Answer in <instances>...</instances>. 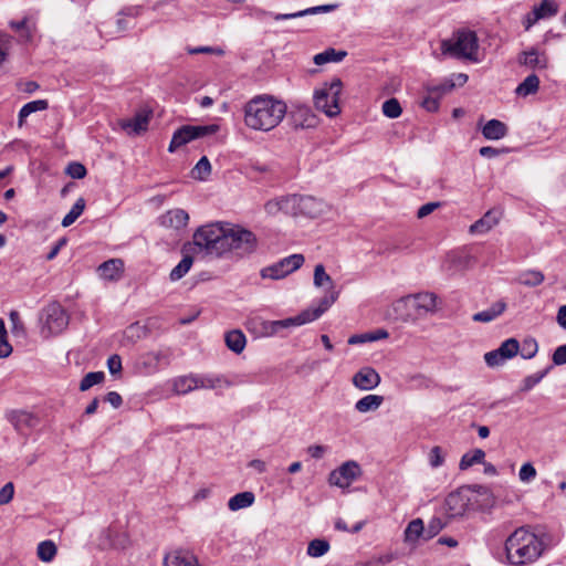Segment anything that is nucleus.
I'll return each mask as SVG.
<instances>
[{
  "mask_svg": "<svg viewBox=\"0 0 566 566\" xmlns=\"http://www.w3.org/2000/svg\"><path fill=\"white\" fill-rule=\"evenodd\" d=\"M164 566H200L197 557L189 551L177 548L164 557Z\"/></svg>",
  "mask_w": 566,
  "mask_h": 566,
  "instance_id": "16",
  "label": "nucleus"
},
{
  "mask_svg": "<svg viewBox=\"0 0 566 566\" xmlns=\"http://www.w3.org/2000/svg\"><path fill=\"white\" fill-rule=\"evenodd\" d=\"M443 54H449L457 59H465L478 62L479 40L475 32L470 30H460L454 33V40H443L441 42Z\"/></svg>",
  "mask_w": 566,
  "mask_h": 566,
  "instance_id": "5",
  "label": "nucleus"
},
{
  "mask_svg": "<svg viewBox=\"0 0 566 566\" xmlns=\"http://www.w3.org/2000/svg\"><path fill=\"white\" fill-rule=\"evenodd\" d=\"M41 333L44 337L62 333L69 325V316L59 303H51L44 310L41 317Z\"/></svg>",
  "mask_w": 566,
  "mask_h": 566,
  "instance_id": "9",
  "label": "nucleus"
},
{
  "mask_svg": "<svg viewBox=\"0 0 566 566\" xmlns=\"http://www.w3.org/2000/svg\"><path fill=\"white\" fill-rule=\"evenodd\" d=\"M49 107V103L46 99H36L29 102L22 106L19 112V125L21 126L24 119L32 113L39 111H45Z\"/></svg>",
  "mask_w": 566,
  "mask_h": 566,
  "instance_id": "37",
  "label": "nucleus"
},
{
  "mask_svg": "<svg viewBox=\"0 0 566 566\" xmlns=\"http://www.w3.org/2000/svg\"><path fill=\"white\" fill-rule=\"evenodd\" d=\"M384 402V397L379 395H367L355 403V409L360 413L377 410Z\"/></svg>",
  "mask_w": 566,
  "mask_h": 566,
  "instance_id": "31",
  "label": "nucleus"
},
{
  "mask_svg": "<svg viewBox=\"0 0 566 566\" xmlns=\"http://www.w3.org/2000/svg\"><path fill=\"white\" fill-rule=\"evenodd\" d=\"M27 18L19 22L11 21L10 27L15 31L21 32V36L25 38L27 40H30L32 34L29 27L27 25Z\"/></svg>",
  "mask_w": 566,
  "mask_h": 566,
  "instance_id": "61",
  "label": "nucleus"
},
{
  "mask_svg": "<svg viewBox=\"0 0 566 566\" xmlns=\"http://www.w3.org/2000/svg\"><path fill=\"white\" fill-rule=\"evenodd\" d=\"M454 85L455 84L452 81H446L438 85L427 86V92L430 94H434L436 96H439V98H441L444 94L450 93L453 90Z\"/></svg>",
  "mask_w": 566,
  "mask_h": 566,
  "instance_id": "55",
  "label": "nucleus"
},
{
  "mask_svg": "<svg viewBox=\"0 0 566 566\" xmlns=\"http://www.w3.org/2000/svg\"><path fill=\"white\" fill-rule=\"evenodd\" d=\"M8 420L20 433L39 424V418L28 411L13 410L8 413Z\"/></svg>",
  "mask_w": 566,
  "mask_h": 566,
  "instance_id": "17",
  "label": "nucleus"
},
{
  "mask_svg": "<svg viewBox=\"0 0 566 566\" xmlns=\"http://www.w3.org/2000/svg\"><path fill=\"white\" fill-rule=\"evenodd\" d=\"M538 350V344L535 338L527 337L520 345V354L524 359L533 358Z\"/></svg>",
  "mask_w": 566,
  "mask_h": 566,
  "instance_id": "48",
  "label": "nucleus"
},
{
  "mask_svg": "<svg viewBox=\"0 0 566 566\" xmlns=\"http://www.w3.org/2000/svg\"><path fill=\"white\" fill-rule=\"evenodd\" d=\"M12 353V346L7 339V329L4 322L0 318V358H6Z\"/></svg>",
  "mask_w": 566,
  "mask_h": 566,
  "instance_id": "52",
  "label": "nucleus"
},
{
  "mask_svg": "<svg viewBox=\"0 0 566 566\" xmlns=\"http://www.w3.org/2000/svg\"><path fill=\"white\" fill-rule=\"evenodd\" d=\"M289 120L293 129L314 128L318 119L312 109L306 105L296 106L289 116Z\"/></svg>",
  "mask_w": 566,
  "mask_h": 566,
  "instance_id": "13",
  "label": "nucleus"
},
{
  "mask_svg": "<svg viewBox=\"0 0 566 566\" xmlns=\"http://www.w3.org/2000/svg\"><path fill=\"white\" fill-rule=\"evenodd\" d=\"M405 300L411 301L413 303L415 308H417L418 311H423L426 313L433 312L437 305V295L430 292L408 295Z\"/></svg>",
  "mask_w": 566,
  "mask_h": 566,
  "instance_id": "21",
  "label": "nucleus"
},
{
  "mask_svg": "<svg viewBox=\"0 0 566 566\" xmlns=\"http://www.w3.org/2000/svg\"><path fill=\"white\" fill-rule=\"evenodd\" d=\"M429 463L432 468H439L444 463V453L441 447L436 446L430 450Z\"/></svg>",
  "mask_w": 566,
  "mask_h": 566,
  "instance_id": "56",
  "label": "nucleus"
},
{
  "mask_svg": "<svg viewBox=\"0 0 566 566\" xmlns=\"http://www.w3.org/2000/svg\"><path fill=\"white\" fill-rule=\"evenodd\" d=\"M520 480L528 482L536 476V470L531 463H524L520 469Z\"/></svg>",
  "mask_w": 566,
  "mask_h": 566,
  "instance_id": "60",
  "label": "nucleus"
},
{
  "mask_svg": "<svg viewBox=\"0 0 566 566\" xmlns=\"http://www.w3.org/2000/svg\"><path fill=\"white\" fill-rule=\"evenodd\" d=\"M254 494L252 492H241L232 496L228 502V507L231 511H238L249 507L254 502Z\"/></svg>",
  "mask_w": 566,
  "mask_h": 566,
  "instance_id": "35",
  "label": "nucleus"
},
{
  "mask_svg": "<svg viewBox=\"0 0 566 566\" xmlns=\"http://www.w3.org/2000/svg\"><path fill=\"white\" fill-rule=\"evenodd\" d=\"M504 548L511 565L524 566L537 560L544 551V544L537 535L522 526L506 538Z\"/></svg>",
  "mask_w": 566,
  "mask_h": 566,
  "instance_id": "2",
  "label": "nucleus"
},
{
  "mask_svg": "<svg viewBox=\"0 0 566 566\" xmlns=\"http://www.w3.org/2000/svg\"><path fill=\"white\" fill-rule=\"evenodd\" d=\"M195 389H198L196 375L179 376L172 380V390L176 395H186Z\"/></svg>",
  "mask_w": 566,
  "mask_h": 566,
  "instance_id": "30",
  "label": "nucleus"
},
{
  "mask_svg": "<svg viewBox=\"0 0 566 566\" xmlns=\"http://www.w3.org/2000/svg\"><path fill=\"white\" fill-rule=\"evenodd\" d=\"M224 241V253L232 252L241 258L253 253L258 247V239L253 232L229 223H227Z\"/></svg>",
  "mask_w": 566,
  "mask_h": 566,
  "instance_id": "6",
  "label": "nucleus"
},
{
  "mask_svg": "<svg viewBox=\"0 0 566 566\" xmlns=\"http://www.w3.org/2000/svg\"><path fill=\"white\" fill-rule=\"evenodd\" d=\"M499 222V212L489 210L481 219L470 227L471 233H485L495 227Z\"/></svg>",
  "mask_w": 566,
  "mask_h": 566,
  "instance_id": "26",
  "label": "nucleus"
},
{
  "mask_svg": "<svg viewBox=\"0 0 566 566\" xmlns=\"http://www.w3.org/2000/svg\"><path fill=\"white\" fill-rule=\"evenodd\" d=\"M338 8H339L338 3L322 4V6L311 7V8L294 12V13H275V14H273V19L276 21H280V20L301 18V17L311 15V14H317V13H328V12L337 10Z\"/></svg>",
  "mask_w": 566,
  "mask_h": 566,
  "instance_id": "19",
  "label": "nucleus"
},
{
  "mask_svg": "<svg viewBox=\"0 0 566 566\" xmlns=\"http://www.w3.org/2000/svg\"><path fill=\"white\" fill-rule=\"evenodd\" d=\"M292 200L290 196H283L280 198H275L269 200L264 205V210L269 216H276L279 212H284L285 214H292Z\"/></svg>",
  "mask_w": 566,
  "mask_h": 566,
  "instance_id": "25",
  "label": "nucleus"
},
{
  "mask_svg": "<svg viewBox=\"0 0 566 566\" xmlns=\"http://www.w3.org/2000/svg\"><path fill=\"white\" fill-rule=\"evenodd\" d=\"M196 381L198 382V388H205V389H214L218 386L221 385V382H226L228 386H230L229 381H226L220 376H202V375H196Z\"/></svg>",
  "mask_w": 566,
  "mask_h": 566,
  "instance_id": "44",
  "label": "nucleus"
},
{
  "mask_svg": "<svg viewBox=\"0 0 566 566\" xmlns=\"http://www.w3.org/2000/svg\"><path fill=\"white\" fill-rule=\"evenodd\" d=\"M189 214L180 208H175L166 211L158 218L160 227L179 231L187 227Z\"/></svg>",
  "mask_w": 566,
  "mask_h": 566,
  "instance_id": "14",
  "label": "nucleus"
},
{
  "mask_svg": "<svg viewBox=\"0 0 566 566\" xmlns=\"http://www.w3.org/2000/svg\"><path fill=\"white\" fill-rule=\"evenodd\" d=\"M441 206L440 202H428L423 206H421L419 209H418V212H417V217L419 219H422L427 216H429L430 213H432L436 209H438L439 207Z\"/></svg>",
  "mask_w": 566,
  "mask_h": 566,
  "instance_id": "64",
  "label": "nucleus"
},
{
  "mask_svg": "<svg viewBox=\"0 0 566 566\" xmlns=\"http://www.w3.org/2000/svg\"><path fill=\"white\" fill-rule=\"evenodd\" d=\"M346 55V51H336L335 49L329 48L314 55L313 61L316 65H323L328 62H340Z\"/></svg>",
  "mask_w": 566,
  "mask_h": 566,
  "instance_id": "34",
  "label": "nucleus"
},
{
  "mask_svg": "<svg viewBox=\"0 0 566 566\" xmlns=\"http://www.w3.org/2000/svg\"><path fill=\"white\" fill-rule=\"evenodd\" d=\"M226 229L227 223L216 222L202 226L193 233L192 243L209 255L221 256L226 248Z\"/></svg>",
  "mask_w": 566,
  "mask_h": 566,
  "instance_id": "4",
  "label": "nucleus"
},
{
  "mask_svg": "<svg viewBox=\"0 0 566 566\" xmlns=\"http://www.w3.org/2000/svg\"><path fill=\"white\" fill-rule=\"evenodd\" d=\"M56 555V546L52 541H43L38 546V556L43 562H51Z\"/></svg>",
  "mask_w": 566,
  "mask_h": 566,
  "instance_id": "45",
  "label": "nucleus"
},
{
  "mask_svg": "<svg viewBox=\"0 0 566 566\" xmlns=\"http://www.w3.org/2000/svg\"><path fill=\"white\" fill-rule=\"evenodd\" d=\"M402 108L397 98L392 97L384 102L382 113L388 118H397L401 115Z\"/></svg>",
  "mask_w": 566,
  "mask_h": 566,
  "instance_id": "49",
  "label": "nucleus"
},
{
  "mask_svg": "<svg viewBox=\"0 0 566 566\" xmlns=\"http://www.w3.org/2000/svg\"><path fill=\"white\" fill-rule=\"evenodd\" d=\"M533 12L542 14V19L554 17L558 12V6L554 0H542L533 8Z\"/></svg>",
  "mask_w": 566,
  "mask_h": 566,
  "instance_id": "43",
  "label": "nucleus"
},
{
  "mask_svg": "<svg viewBox=\"0 0 566 566\" xmlns=\"http://www.w3.org/2000/svg\"><path fill=\"white\" fill-rule=\"evenodd\" d=\"M380 380L379 374L371 367L360 368L352 379L356 388L365 391L375 389Z\"/></svg>",
  "mask_w": 566,
  "mask_h": 566,
  "instance_id": "15",
  "label": "nucleus"
},
{
  "mask_svg": "<svg viewBox=\"0 0 566 566\" xmlns=\"http://www.w3.org/2000/svg\"><path fill=\"white\" fill-rule=\"evenodd\" d=\"M14 494V485L12 482H8L0 489V505L8 504Z\"/></svg>",
  "mask_w": 566,
  "mask_h": 566,
  "instance_id": "59",
  "label": "nucleus"
},
{
  "mask_svg": "<svg viewBox=\"0 0 566 566\" xmlns=\"http://www.w3.org/2000/svg\"><path fill=\"white\" fill-rule=\"evenodd\" d=\"M329 551V543L326 539L315 538L308 543L307 555L321 557Z\"/></svg>",
  "mask_w": 566,
  "mask_h": 566,
  "instance_id": "41",
  "label": "nucleus"
},
{
  "mask_svg": "<svg viewBox=\"0 0 566 566\" xmlns=\"http://www.w3.org/2000/svg\"><path fill=\"white\" fill-rule=\"evenodd\" d=\"M471 262V256L468 254L451 252L447 254V258L443 262V270L449 273H454L457 271H462L469 266Z\"/></svg>",
  "mask_w": 566,
  "mask_h": 566,
  "instance_id": "22",
  "label": "nucleus"
},
{
  "mask_svg": "<svg viewBox=\"0 0 566 566\" xmlns=\"http://www.w3.org/2000/svg\"><path fill=\"white\" fill-rule=\"evenodd\" d=\"M104 378L105 375L103 371H91L82 378L80 382V390L86 391L94 385L101 384L104 380Z\"/></svg>",
  "mask_w": 566,
  "mask_h": 566,
  "instance_id": "46",
  "label": "nucleus"
},
{
  "mask_svg": "<svg viewBox=\"0 0 566 566\" xmlns=\"http://www.w3.org/2000/svg\"><path fill=\"white\" fill-rule=\"evenodd\" d=\"M292 214L317 218L325 210L324 201L312 196L291 195Z\"/></svg>",
  "mask_w": 566,
  "mask_h": 566,
  "instance_id": "11",
  "label": "nucleus"
},
{
  "mask_svg": "<svg viewBox=\"0 0 566 566\" xmlns=\"http://www.w3.org/2000/svg\"><path fill=\"white\" fill-rule=\"evenodd\" d=\"M220 126L217 124H210V125H184L179 129H177L172 138L170 140L168 151L174 153L181 146L190 143L191 140L213 135L217 132H219Z\"/></svg>",
  "mask_w": 566,
  "mask_h": 566,
  "instance_id": "8",
  "label": "nucleus"
},
{
  "mask_svg": "<svg viewBox=\"0 0 566 566\" xmlns=\"http://www.w3.org/2000/svg\"><path fill=\"white\" fill-rule=\"evenodd\" d=\"M549 368H546L542 371H538V373H535L533 375H530V376H526L524 379H523V384H522V387H521V390L522 391H528L531 390L533 387H535L538 382H541V380L546 376V374L548 373Z\"/></svg>",
  "mask_w": 566,
  "mask_h": 566,
  "instance_id": "51",
  "label": "nucleus"
},
{
  "mask_svg": "<svg viewBox=\"0 0 566 566\" xmlns=\"http://www.w3.org/2000/svg\"><path fill=\"white\" fill-rule=\"evenodd\" d=\"M171 355H172V353L168 348L167 349H160V350H157V352H150L146 356V359H147L146 361L148 364L169 365L170 364Z\"/></svg>",
  "mask_w": 566,
  "mask_h": 566,
  "instance_id": "47",
  "label": "nucleus"
},
{
  "mask_svg": "<svg viewBox=\"0 0 566 566\" xmlns=\"http://www.w3.org/2000/svg\"><path fill=\"white\" fill-rule=\"evenodd\" d=\"M211 172V165L209 159L203 156L199 159L196 166L191 170V176L193 179L206 180L207 177Z\"/></svg>",
  "mask_w": 566,
  "mask_h": 566,
  "instance_id": "40",
  "label": "nucleus"
},
{
  "mask_svg": "<svg viewBox=\"0 0 566 566\" xmlns=\"http://www.w3.org/2000/svg\"><path fill=\"white\" fill-rule=\"evenodd\" d=\"M467 507V501L459 492H452L446 497L444 510L449 517L462 516Z\"/></svg>",
  "mask_w": 566,
  "mask_h": 566,
  "instance_id": "20",
  "label": "nucleus"
},
{
  "mask_svg": "<svg viewBox=\"0 0 566 566\" xmlns=\"http://www.w3.org/2000/svg\"><path fill=\"white\" fill-rule=\"evenodd\" d=\"M360 473V468L355 461H347L329 474V483L339 488H348Z\"/></svg>",
  "mask_w": 566,
  "mask_h": 566,
  "instance_id": "12",
  "label": "nucleus"
},
{
  "mask_svg": "<svg viewBox=\"0 0 566 566\" xmlns=\"http://www.w3.org/2000/svg\"><path fill=\"white\" fill-rule=\"evenodd\" d=\"M338 292L331 291V293L324 296L317 307L313 310H306L295 317H290L282 321L263 322V333L265 335H273L279 332L280 328H287L291 326H301L303 324L317 319L323 313H325L332 304L337 300Z\"/></svg>",
  "mask_w": 566,
  "mask_h": 566,
  "instance_id": "3",
  "label": "nucleus"
},
{
  "mask_svg": "<svg viewBox=\"0 0 566 566\" xmlns=\"http://www.w3.org/2000/svg\"><path fill=\"white\" fill-rule=\"evenodd\" d=\"M325 284H332V277L326 273L323 264H317L314 269V285L321 287Z\"/></svg>",
  "mask_w": 566,
  "mask_h": 566,
  "instance_id": "54",
  "label": "nucleus"
},
{
  "mask_svg": "<svg viewBox=\"0 0 566 566\" xmlns=\"http://www.w3.org/2000/svg\"><path fill=\"white\" fill-rule=\"evenodd\" d=\"M286 114V103L270 94L255 95L243 106L245 126L258 132L274 129L282 123Z\"/></svg>",
  "mask_w": 566,
  "mask_h": 566,
  "instance_id": "1",
  "label": "nucleus"
},
{
  "mask_svg": "<svg viewBox=\"0 0 566 566\" xmlns=\"http://www.w3.org/2000/svg\"><path fill=\"white\" fill-rule=\"evenodd\" d=\"M107 367L112 375L120 374L122 371V358L119 355L114 354L107 359Z\"/></svg>",
  "mask_w": 566,
  "mask_h": 566,
  "instance_id": "62",
  "label": "nucleus"
},
{
  "mask_svg": "<svg viewBox=\"0 0 566 566\" xmlns=\"http://www.w3.org/2000/svg\"><path fill=\"white\" fill-rule=\"evenodd\" d=\"M544 281L541 271L530 270L520 274L518 282L525 286H537Z\"/></svg>",
  "mask_w": 566,
  "mask_h": 566,
  "instance_id": "42",
  "label": "nucleus"
},
{
  "mask_svg": "<svg viewBox=\"0 0 566 566\" xmlns=\"http://www.w3.org/2000/svg\"><path fill=\"white\" fill-rule=\"evenodd\" d=\"M86 168L84 165L77 161H73L69 164L66 168V174L74 179H82L86 176Z\"/></svg>",
  "mask_w": 566,
  "mask_h": 566,
  "instance_id": "57",
  "label": "nucleus"
},
{
  "mask_svg": "<svg viewBox=\"0 0 566 566\" xmlns=\"http://www.w3.org/2000/svg\"><path fill=\"white\" fill-rule=\"evenodd\" d=\"M539 88V78L536 74H531L524 78V81L518 84L515 90L516 95L526 97L528 95H533L537 93Z\"/></svg>",
  "mask_w": 566,
  "mask_h": 566,
  "instance_id": "32",
  "label": "nucleus"
},
{
  "mask_svg": "<svg viewBox=\"0 0 566 566\" xmlns=\"http://www.w3.org/2000/svg\"><path fill=\"white\" fill-rule=\"evenodd\" d=\"M517 61L521 65L539 70L546 69L548 64V60L545 53H539L536 48H531L527 51L521 52L518 54Z\"/></svg>",
  "mask_w": 566,
  "mask_h": 566,
  "instance_id": "18",
  "label": "nucleus"
},
{
  "mask_svg": "<svg viewBox=\"0 0 566 566\" xmlns=\"http://www.w3.org/2000/svg\"><path fill=\"white\" fill-rule=\"evenodd\" d=\"M507 126L499 119H490L482 128V135L489 140H499L507 135Z\"/></svg>",
  "mask_w": 566,
  "mask_h": 566,
  "instance_id": "23",
  "label": "nucleus"
},
{
  "mask_svg": "<svg viewBox=\"0 0 566 566\" xmlns=\"http://www.w3.org/2000/svg\"><path fill=\"white\" fill-rule=\"evenodd\" d=\"M552 360L554 365L560 366L566 364V344L558 346L553 353Z\"/></svg>",
  "mask_w": 566,
  "mask_h": 566,
  "instance_id": "63",
  "label": "nucleus"
},
{
  "mask_svg": "<svg viewBox=\"0 0 566 566\" xmlns=\"http://www.w3.org/2000/svg\"><path fill=\"white\" fill-rule=\"evenodd\" d=\"M485 458V452L482 449H475L472 452H467L462 455L459 468L464 471L471 468L474 464L483 463Z\"/></svg>",
  "mask_w": 566,
  "mask_h": 566,
  "instance_id": "38",
  "label": "nucleus"
},
{
  "mask_svg": "<svg viewBox=\"0 0 566 566\" xmlns=\"http://www.w3.org/2000/svg\"><path fill=\"white\" fill-rule=\"evenodd\" d=\"M97 271L99 276L105 280H117L123 271V262L119 259H111L103 262Z\"/></svg>",
  "mask_w": 566,
  "mask_h": 566,
  "instance_id": "29",
  "label": "nucleus"
},
{
  "mask_svg": "<svg viewBox=\"0 0 566 566\" xmlns=\"http://www.w3.org/2000/svg\"><path fill=\"white\" fill-rule=\"evenodd\" d=\"M506 308V303L504 301H497L492 304L488 310L475 313L472 316L474 322L480 323H489L496 317H499Z\"/></svg>",
  "mask_w": 566,
  "mask_h": 566,
  "instance_id": "28",
  "label": "nucleus"
},
{
  "mask_svg": "<svg viewBox=\"0 0 566 566\" xmlns=\"http://www.w3.org/2000/svg\"><path fill=\"white\" fill-rule=\"evenodd\" d=\"M304 261L305 258L303 254H291L271 265L262 268L260 271V276L262 279L282 280L289 274L298 270L304 264Z\"/></svg>",
  "mask_w": 566,
  "mask_h": 566,
  "instance_id": "10",
  "label": "nucleus"
},
{
  "mask_svg": "<svg viewBox=\"0 0 566 566\" xmlns=\"http://www.w3.org/2000/svg\"><path fill=\"white\" fill-rule=\"evenodd\" d=\"M190 243L184 244L182 253L184 256L181 261L171 270L169 277L171 281H178L182 279L191 269L193 264V258L188 253V248H190Z\"/></svg>",
  "mask_w": 566,
  "mask_h": 566,
  "instance_id": "24",
  "label": "nucleus"
},
{
  "mask_svg": "<svg viewBox=\"0 0 566 566\" xmlns=\"http://www.w3.org/2000/svg\"><path fill=\"white\" fill-rule=\"evenodd\" d=\"M149 118L147 115L144 114H137L134 118L128 119L122 124V127L124 129H130L129 133L133 134H140L142 132H145L148 126Z\"/></svg>",
  "mask_w": 566,
  "mask_h": 566,
  "instance_id": "36",
  "label": "nucleus"
},
{
  "mask_svg": "<svg viewBox=\"0 0 566 566\" xmlns=\"http://www.w3.org/2000/svg\"><path fill=\"white\" fill-rule=\"evenodd\" d=\"M500 348L511 359L518 354L520 343L516 338H507L501 344Z\"/></svg>",
  "mask_w": 566,
  "mask_h": 566,
  "instance_id": "53",
  "label": "nucleus"
},
{
  "mask_svg": "<svg viewBox=\"0 0 566 566\" xmlns=\"http://www.w3.org/2000/svg\"><path fill=\"white\" fill-rule=\"evenodd\" d=\"M439 101H440L439 96L428 93V95L426 97H423V99L421 102V106L426 111L433 113V112H437L439 108Z\"/></svg>",
  "mask_w": 566,
  "mask_h": 566,
  "instance_id": "58",
  "label": "nucleus"
},
{
  "mask_svg": "<svg viewBox=\"0 0 566 566\" xmlns=\"http://www.w3.org/2000/svg\"><path fill=\"white\" fill-rule=\"evenodd\" d=\"M343 83L340 78L335 77L331 83H324L321 88L314 92V105L316 109L325 113L328 117H334L340 113L338 105Z\"/></svg>",
  "mask_w": 566,
  "mask_h": 566,
  "instance_id": "7",
  "label": "nucleus"
},
{
  "mask_svg": "<svg viewBox=\"0 0 566 566\" xmlns=\"http://www.w3.org/2000/svg\"><path fill=\"white\" fill-rule=\"evenodd\" d=\"M85 205L86 203L84 198H78L71 208V210L63 218L62 227L67 228L71 224H73L76 221V219L83 213Z\"/></svg>",
  "mask_w": 566,
  "mask_h": 566,
  "instance_id": "39",
  "label": "nucleus"
},
{
  "mask_svg": "<svg viewBox=\"0 0 566 566\" xmlns=\"http://www.w3.org/2000/svg\"><path fill=\"white\" fill-rule=\"evenodd\" d=\"M447 523L443 522L440 517L433 516L429 523L428 526L424 528L426 532V539H430L438 535Z\"/></svg>",
  "mask_w": 566,
  "mask_h": 566,
  "instance_id": "50",
  "label": "nucleus"
},
{
  "mask_svg": "<svg viewBox=\"0 0 566 566\" xmlns=\"http://www.w3.org/2000/svg\"><path fill=\"white\" fill-rule=\"evenodd\" d=\"M403 534L407 543L417 542L422 535L426 536L423 521L421 518L412 520L408 523Z\"/></svg>",
  "mask_w": 566,
  "mask_h": 566,
  "instance_id": "33",
  "label": "nucleus"
},
{
  "mask_svg": "<svg viewBox=\"0 0 566 566\" xmlns=\"http://www.w3.org/2000/svg\"><path fill=\"white\" fill-rule=\"evenodd\" d=\"M224 343L231 352L241 354L245 348L247 338L242 331L232 329L226 333Z\"/></svg>",
  "mask_w": 566,
  "mask_h": 566,
  "instance_id": "27",
  "label": "nucleus"
}]
</instances>
